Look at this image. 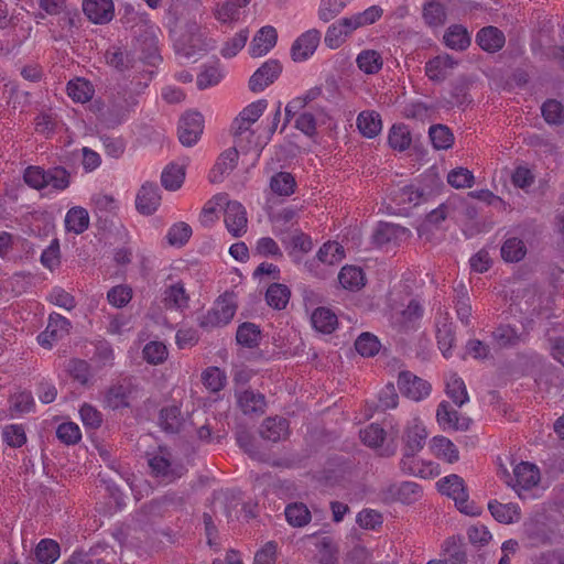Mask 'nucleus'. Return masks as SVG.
Segmentation results:
<instances>
[{"label": "nucleus", "mask_w": 564, "mask_h": 564, "mask_svg": "<svg viewBox=\"0 0 564 564\" xmlns=\"http://www.w3.org/2000/svg\"><path fill=\"white\" fill-rule=\"evenodd\" d=\"M23 180L35 189L51 187L56 191H64L69 186V173L59 166L47 171L40 166H29L24 170Z\"/></svg>", "instance_id": "obj_1"}, {"label": "nucleus", "mask_w": 564, "mask_h": 564, "mask_svg": "<svg viewBox=\"0 0 564 564\" xmlns=\"http://www.w3.org/2000/svg\"><path fill=\"white\" fill-rule=\"evenodd\" d=\"M436 487L442 495L453 499L457 509L467 516H478L480 508L469 500L464 479L458 475L441 478Z\"/></svg>", "instance_id": "obj_2"}, {"label": "nucleus", "mask_w": 564, "mask_h": 564, "mask_svg": "<svg viewBox=\"0 0 564 564\" xmlns=\"http://www.w3.org/2000/svg\"><path fill=\"white\" fill-rule=\"evenodd\" d=\"M540 469L529 462H521L513 468V476L508 484L513 488L521 499L529 497V492L538 487L540 482Z\"/></svg>", "instance_id": "obj_3"}, {"label": "nucleus", "mask_w": 564, "mask_h": 564, "mask_svg": "<svg viewBox=\"0 0 564 564\" xmlns=\"http://www.w3.org/2000/svg\"><path fill=\"white\" fill-rule=\"evenodd\" d=\"M253 123L247 121L243 116L238 115L231 124V132L234 135V142L237 148L242 152L253 150L254 155L258 159L264 142H261L256 137L254 131L251 129Z\"/></svg>", "instance_id": "obj_4"}, {"label": "nucleus", "mask_w": 564, "mask_h": 564, "mask_svg": "<svg viewBox=\"0 0 564 564\" xmlns=\"http://www.w3.org/2000/svg\"><path fill=\"white\" fill-rule=\"evenodd\" d=\"M236 313V304L231 296H220L199 321L203 328H215L227 325Z\"/></svg>", "instance_id": "obj_5"}, {"label": "nucleus", "mask_w": 564, "mask_h": 564, "mask_svg": "<svg viewBox=\"0 0 564 564\" xmlns=\"http://www.w3.org/2000/svg\"><path fill=\"white\" fill-rule=\"evenodd\" d=\"M70 328V322L61 314L53 313L48 317L46 328L37 336V343L46 349H51L54 343L64 338Z\"/></svg>", "instance_id": "obj_6"}, {"label": "nucleus", "mask_w": 564, "mask_h": 564, "mask_svg": "<svg viewBox=\"0 0 564 564\" xmlns=\"http://www.w3.org/2000/svg\"><path fill=\"white\" fill-rule=\"evenodd\" d=\"M224 223L232 237L243 236L248 228V217L243 205L237 200L226 202Z\"/></svg>", "instance_id": "obj_7"}, {"label": "nucleus", "mask_w": 564, "mask_h": 564, "mask_svg": "<svg viewBox=\"0 0 564 564\" xmlns=\"http://www.w3.org/2000/svg\"><path fill=\"white\" fill-rule=\"evenodd\" d=\"M398 384L403 395L416 402L427 398L432 389L426 380L409 371L399 375Z\"/></svg>", "instance_id": "obj_8"}, {"label": "nucleus", "mask_w": 564, "mask_h": 564, "mask_svg": "<svg viewBox=\"0 0 564 564\" xmlns=\"http://www.w3.org/2000/svg\"><path fill=\"white\" fill-rule=\"evenodd\" d=\"M204 128L203 116L199 112H186L180 119L178 123V139L183 145H194Z\"/></svg>", "instance_id": "obj_9"}, {"label": "nucleus", "mask_w": 564, "mask_h": 564, "mask_svg": "<svg viewBox=\"0 0 564 564\" xmlns=\"http://www.w3.org/2000/svg\"><path fill=\"white\" fill-rule=\"evenodd\" d=\"M282 72V66L276 59L264 62L250 77L249 88L253 93L263 91L273 84Z\"/></svg>", "instance_id": "obj_10"}, {"label": "nucleus", "mask_w": 564, "mask_h": 564, "mask_svg": "<svg viewBox=\"0 0 564 564\" xmlns=\"http://www.w3.org/2000/svg\"><path fill=\"white\" fill-rule=\"evenodd\" d=\"M426 438L427 431L424 423L416 416L409 421L403 434L405 455L409 457L420 452L424 447Z\"/></svg>", "instance_id": "obj_11"}, {"label": "nucleus", "mask_w": 564, "mask_h": 564, "mask_svg": "<svg viewBox=\"0 0 564 564\" xmlns=\"http://www.w3.org/2000/svg\"><path fill=\"white\" fill-rule=\"evenodd\" d=\"M357 29L358 26L352 15L341 18L328 26L324 42L332 50L338 48Z\"/></svg>", "instance_id": "obj_12"}, {"label": "nucleus", "mask_w": 564, "mask_h": 564, "mask_svg": "<svg viewBox=\"0 0 564 564\" xmlns=\"http://www.w3.org/2000/svg\"><path fill=\"white\" fill-rule=\"evenodd\" d=\"M321 41L319 31L312 29L301 34L291 47V56L294 62L308 59L316 51Z\"/></svg>", "instance_id": "obj_13"}, {"label": "nucleus", "mask_w": 564, "mask_h": 564, "mask_svg": "<svg viewBox=\"0 0 564 564\" xmlns=\"http://www.w3.org/2000/svg\"><path fill=\"white\" fill-rule=\"evenodd\" d=\"M422 496L421 487L414 481H401L387 486L384 498L390 501H400L411 505Z\"/></svg>", "instance_id": "obj_14"}, {"label": "nucleus", "mask_w": 564, "mask_h": 564, "mask_svg": "<svg viewBox=\"0 0 564 564\" xmlns=\"http://www.w3.org/2000/svg\"><path fill=\"white\" fill-rule=\"evenodd\" d=\"M435 326L438 348L445 358H449L455 343V334L453 323L447 312L438 313Z\"/></svg>", "instance_id": "obj_15"}, {"label": "nucleus", "mask_w": 564, "mask_h": 564, "mask_svg": "<svg viewBox=\"0 0 564 564\" xmlns=\"http://www.w3.org/2000/svg\"><path fill=\"white\" fill-rule=\"evenodd\" d=\"M83 10L95 24L108 23L115 15L112 0H83Z\"/></svg>", "instance_id": "obj_16"}, {"label": "nucleus", "mask_w": 564, "mask_h": 564, "mask_svg": "<svg viewBox=\"0 0 564 564\" xmlns=\"http://www.w3.org/2000/svg\"><path fill=\"white\" fill-rule=\"evenodd\" d=\"M161 205L160 188L156 184L145 183L137 194L135 206L143 215L154 214Z\"/></svg>", "instance_id": "obj_17"}, {"label": "nucleus", "mask_w": 564, "mask_h": 564, "mask_svg": "<svg viewBox=\"0 0 564 564\" xmlns=\"http://www.w3.org/2000/svg\"><path fill=\"white\" fill-rule=\"evenodd\" d=\"M196 33L182 34L175 42V52L178 56L191 59L196 58L206 50L203 35L195 26Z\"/></svg>", "instance_id": "obj_18"}, {"label": "nucleus", "mask_w": 564, "mask_h": 564, "mask_svg": "<svg viewBox=\"0 0 564 564\" xmlns=\"http://www.w3.org/2000/svg\"><path fill=\"white\" fill-rule=\"evenodd\" d=\"M278 33L271 25L262 26L252 39L249 54L252 57H261L268 54L276 44Z\"/></svg>", "instance_id": "obj_19"}, {"label": "nucleus", "mask_w": 564, "mask_h": 564, "mask_svg": "<svg viewBox=\"0 0 564 564\" xmlns=\"http://www.w3.org/2000/svg\"><path fill=\"white\" fill-rule=\"evenodd\" d=\"M457 62L449 55L443 54L435 56L425 64V75L434 83L445 80L456 67Z\"/></svg>", "instance_id": "obj_20"}, {"label": "nucleus", "mask_w": 564, "mask_h": 564, "mask_svg": "<svg viewBox=\"0 0 564 564\" xmlns=\"http://www.w3.org/2000/svg\"><path fill=\"white\" fill-rule=\"evenodd\" d=\"M167 310L184 311L188 307L189 295L187 294L184 283L176 281L165 286L162 299Z\"/></svg>", "instance_id": "obj_21"}, {"label": "nucleus", "mask_w": 564, "mask_h": 564, "mask_svg": "<svg viewBox=\"0 0 564 564\" xmlns=\"http://www.w3.org/2000/svg\"><path fill=\"white\" fill-rule=\"evenodd\" d=\"M436 421L443 430H466L468 429V419L460 416L446 401L438 404L436 411Z\"/></svg>", "instance_id": "obj_22"}, {"label": "nucleus", "mask_w": 564, "mask_h": 564, "mask_svg": "<svg viewBox=\"0 0 564 564\" xmlns=\"http://www.w3.org/2000/svg\"><path fill=\"white\" fill-rule=\"evenodd\" d=\"M423 313V306L416 300H411L404 310L392 316V321L400 329L409 330L417 326Z\"/></svg>", "instance_id": "obj_23"}, {"label": "nucleus", "mask_w": 564, "mask_h": 564, "mask_svg": "<svg viewBox=\"0 0 564 564\" xmlns=\"http://www.w3.org/2000/svg\"><path fill=\"white\" fill-rule=\"evenodd\" d=\"M149 466L155 477L162 481L171 482L180 478L183 468L178 465H173L170 459L164 455H155L149 459Z\"/></svg>", "instance_id": "obj_24"}, {"label": "nucleus", "mask_w": 564, "mask_h": 564, "mask_svg": "<svg viewBox=\"0 0 564 564\" xmlns=\"http://www.w3.org/2000/svg\"><path fill=\"white\" fill-rule=\"evenodd\" d=\"M478 45L486 52H498L505 43V34L496 26L482 28L476 35Z\"/></svg>", "instance_id": "obj_25"}, {"label": "nucleus", "mask_w": 564, "mask_h": 564, "mask_svg": "<svg viewBox=\"0 0 564 564\" xmlns=\"http://www.w3.org/2000/svg\"><path fill=\"white\" fill-rule=\"evenodd\" d=\"M356 124L359 132L368 139L377 137L382 130L381 116L375 110L359 112Z\"/></svg>", "instance_id": "obj_26"}, {"label": "nucleus", "mask_w": 564, "mask_h": 564, "mask_svg": "<svg viewBox=\"0 0 564 564\" xmlns=\"http://www.w3.org/2000/svg\"><path fill=\"white\" fill-rule=\"evenodd\" d=\"M239 151V148L235 145L234 148L226 150L219 155L209 174V178L213 183L220 182L225 174L230 173L235 169L238 161Z\"/></svg>", "instance_id": "obj_27"}, {"label": "nucleus", "mask_w": 564, "mask_h": 564, "mask_svg": "<svg viewBox=\"0 0 564 564\" xmlns=\"http://www.w3.org/2000/svg\"><path fill=\"white\" fill-rule=\"evenodd\" d=\"M260 434L271 442L285 440L289 436V422L279 416L268 417L261 425Z\"/></svg>", "instance_id": "obj_28"}, {"label": "nucleus", "mask_w": 564, "mask_h": 564, "mask_svg": "<svg viewBox=\"0 0 564 564\" xmlns=\"http://www.w3.org/2000/svg\"><path fill=\"white\" fill-rule=\"evenodd\" d=\"M338 281L343 289L356 292L366 284V276L361 268L345 265L338 273Z\"/></svg>", "instance_id": "obj_29"}, {"label": "nucleus", "mask_w": 564, "mask_h": 564, "mask_svg": "<svg viewBox=\"0 0 564 564\" xmlns=\"http://www.w3.org/2000/svg\"><path fill=\"white\" fill-rule=\"evenodd\" d=\"M433 454L446 463L453 464L459 459V453L456 445L445 436H435L431 441Z\"/></svg>", "instance_id": "obj_30"}, {"label": "nucleus", "mask_w": 564, "mask_h": 564, "mask_svg": "<svg viewBox=\"0 0 564 564\" xmlns=\"http://www.w3.org/2000/svg\"><path fill=\"white\" fill-rule=\"evenodd\" d=\"M358 68L366 75L378 74L383 66V58L376 50H362L356 57Z\"/></svg>", "instance_id": "obj_31"}, {"label": "nucleus", "mask_w": 564, "mask_h": 564, "mask_svg": "<svg viewBox=\"0 0 564 564\" xmlns=\"http://www.w3.org/2000/svg\"><path fill=\"white\" fill-rule=\"evenodd\" d=\"M237 402L245 414L263 413L265 399L261 393L252 390H245L237 394Z\"/></svg>", "instance_id": "obj_32"}, {"label": "nucleus", "mask_w": 564, "mask_h": 564, "mask_svg": "<svg viewBox=\"0 0 564 564\" xmlns=\"http://www.w3.org/2000/svg\"><path fill=\"white\" fill-rule=\"evenodd\" d=\"M491 516L500 523H514L520 519V508L517 503H501L497 500L488 505Z\"/></svg>", "instance_id": "obj_33"}, {"label": "nucleus", "mask_w": 564, "mask_h": 564, "mask_svg": "<svg viewBox=\"0 0 564 564\" xmlns=\"http://www.w3.org/2000/svg\"><path fill=\"white\" fill-rule=\"evenodd\" d=\"M444 42L452 50L464 51L470 45V35L465 26L454 24L446 30Z\"/></svg>", "instance_id": "obj_34"}, {"label": "nucleus", "mask_w": 564, "mask_h": 564, "mask_svg": "<svg viewBox=\"0 0 564 564\" xmlns=\"http://www.w3.org/2000/svg\"><path fill=\"white\" fill-rule=\"evenodd\" d=\"M3 444L10 448H21L28 442L26 431L23 424H6L1 430Z\"/></svg>", "instance_id": "obj_35"}, {"label": "nucleus", "mask_w": 564, "mask_h": 564, "mask_svg": "<svg viewBox=\"0 0 564 564\" xmlns=\"http://www.w3.org/2000/svg\"><path fill=\"white\" fill-rule=\"evenodd\" d=\"M89 226L88 212L80 206L72 207L65 216V227L67 231L79 235Z\"/></svg>", "instance_id": "obj_36"}, {"label": "nucleus", "mask_w": 564, "mask_h": 564, "mask_svg": "<svg viewBox=\"0 0 564 564\" xmlns=\"http://www.w3.org/2000/svg\"><path fill=\"white\" fill-rule=\"evenodd\" d=\"M311 322L316 330L324 334H330L338 324L336 314L326 307L316 308L311 316Z\"/></svg>", "instance_id": "obj_37"}, {"label": "nucleus", "mask_w": 564, "mask_h": 564, "mask_svg": "<svg viewBox=\"0 0 564 564\" xmlns=\"http://www.w3.org/2000/svg\"><path fill=\"white\" fill-rule=\"evenodd\" d=\"M446 394L457 406H463L469 401L465 382L456 373H451L446 378Z\"/></svg>", "instance_id": "obj_38"}, {"label": "nucleus", "mask_w": 564, "mask_h": 564, "mask_svg": "<svg viewBox=\"0 0 564 564\" xmlns=\"http://www.w3.org/2000/svg\"><path fill=\"white\" fill-rule=\"evenodd\" d=\"M224 77V68L220 66L219 62H216L203 67L202 72L197 75L196 85L198 89L204 90L218 85Z\"/></svg>", "instance_id": "obj_39"}, {"label": "nucleus", "mask_w": 564, "mask_h": 564, "mask_svg": "<svg viewBox=\"0 0 564 564\" xmlns=\"http://www.w3.org/2000/svg\"><path fill=\"white\" fill-rule=\"evenodd\" d=\"M34 554L39 563L53 564L61 556V547L53 539H42L37 543Z\"/></svg>", "instance_id": "obj_40"}, {"label": "nucleus", "mask_w": 564, "mask_h": 564, "mask_svg": "<svg viewBox=\"0 0 564 564\" xmlns=\"http://www.w3.org/2000/svg\"><path fill=\"white\" fill-rule=\"evenodd\" d=\"M250 0H228L217 6L215 17L221 23H231L239 19L240 8L247 6Z\"/></svg>", "instance_id": "obj_41"}, {"label": "nucleus", "mask_w": 564, "mask_h": 564, "mask_svg": "<svg viewBox=\"0 0 564 564\" xmlns=\"http://www.w3.org/2000/svg\"><path fill=\"white\" fill-rule=\"evenodd\" d=\"M9 404L11 416H20L22 414L29 413L35 405L33 395L29 391L14 392L10 397Z\"/></svg>", "instance_id": "obj_42"}, {"label": "nucleus", "mask_w": 564, "mask_h": 564, "mask_svg": "<svg viewBox=\"0 0 564 564\" xmlns=\"http://www.w3.org/2000/svg\"><path fill=\"white\" fill-rule=\"evenodd\" d=\"M66 90L69 98L82 104L89 101L94 95L93 86L84 78L69 80Z\"/></svg>", "instance_id": "obj_43"}, {"label": "nucleus", "mask_w": 564, "mask_h": 564, "mask_svg": "<svg viewBox=\"0 0 564 564\" xmlns=\"http://www.w3.org/2000/svg\"><path fill=\"white\" fill-rule=\"evenodd\" d=\"M317 258L325 265H335L345 258V249L336 241H328L319 248Z\"/></svg>", "instance_id": "obj_44"}, {"label": "nucleus", "mask_w": 564, "mask_h": 564, "mask_svg": "<svg viewBox=\"0 0 564 564\" xmlns=\"http://www.w3.org/2000/svg\"><path fill=\"white\" fill-rule=\"evenodd\" d=\"M429 137L436 150H447L454 143V134L451 129L444 124H434L429 129Z\"/></svg>", "instance_id": "obj_45"}, {"label": "nucleus", "mask_w": 564, "mask_h": 564, "mask_svg": "<svg viewBox=\"0 0 564 564\" xmlns=\"http://www.w3.org/2000/svg\"><path fill=\"white\" fill-rule=\"evenodd\" d=\"M492 338L499 347L506 348L516 346L523 341L524 335L522 333H518L516 328L510 325H502L496 328L492 333Z\"/></svg>", "instance_id": "obj_46"}, {"label": "nucleus", "mask_w": 564, "mask_h": 564, "mask_svg": "<svg viewBox=\"0 0 564 564\" xmlns=\"http://www.w3.org/2000/svg\"><path fill=\"white\" fill-rule=\"evenodd\" d=\"M388 142L390 147L398 151L406 150L411 142V133L405 124H393L389 131Z\"/></svg>", "instance_id": "obj_47"}, {"label": "nucleus", "mask_w": 564, "mask_h": 564, "mask_svg": "<svg viewBox=\"0 0 564 564\" xmlns=\"http://www.w3.org/2000/svg\"><path fill=\"white\" fill-rule=\"evenodd\" d=\"M525 253V245L519 238H509L501 247V257L507 262H518L524 258Z\"/></svg>", "instance_id": "obj_48"}, {"label": "nucleus", "mask_w": 564, "mask_h": 564, "mask_svg": "<svg viewBox=\"0 0 564 564\" xmlns=\"http://www.w3.org/2000/svg\"><path fill=\"white\" fill-rule=\"evenodd\" d=\"M423 19L431 28H441L446 21L445 7L438 2L432 1L423 8Z\"/></svg>", "instance_id": "obj_49"}, {"label": "nucleus", "mask_w": 564, "mask_h": 564, "mask_svg": "<svg viewBox=\"0 0 564 564\" xmlns=\"http://www.w3.org/2000/svg\"><path fill=\"white\" fill-rule=\"evenodd\" d=\"M285 518L292 527H304L311 521V512L304 503H291L285 508Z\"/></svg>", "instance_id": "obj_50"}, {"label": "nucleus", "mask_w": 564, "mask_h": 564, "mask_svg": "<svg viewBox=\"0 0 564 564\" xmlns=\"http://www.w3.org/2000/svg\"><path fill=\"white\" fill-rule=\"evenodd\" d=\"M182 424L181 409L177 405L165 406L160 412L161 427L171 433L178 431Z\"/></svg>", "instance_id": "obj_51"}, {"label": "nucleus", "mask_w": 564, "mask_h": 564, "mask_svg": "<svg viewBox=\"0 0 564 564\" xmlns=\"http://www.w3.org/2000/svg\"><path fill=\"white\" fill-rule=\"evenodd\" d=\"M236 339L239 345L253 348L260 341V329L253 323H243L237 329Z\"/></svg>", "instance_id": "obj_52"}, {"label": "nucleus", "mask_w": 564, "mask_h": 564, "mask_svg": "<svg viewBox=\"0 0 564 564\" xmlns=\"http://www.w3.org/2000/svg\"><path fill=\"white\" fill-rule=\"evenodd\" d=\"M202 380L206 389L210 392H218L224 389L227 377L218 367H208L202 373Z\"/></svg>", "instance_id": "obj_53"}, {"label": "nucleus", "mask_w": 564, "mask_h": 564, "mask_svg": "<svg viewBox=\"0 0 564 564\" xmlns=\"http://www.w3.org/2000/svg\"><path fill=\"white\" fill-rule=\"evenodd\" d=\"M248 39V29L240 30L231 39L225 42L220 50L221 56L225 58L235 57L246 46Z\"/></svg>", "instance_id": "obj_54"}, {"label": "nucleus", "mask_w": 564, "mask_h": 564, "mask_svg": "<svg viewBox=\"0 0 564 564\" xmlns=\"http://www.w3.org/2000/svg\"><path fill=\"white\" fill-rule=\"evenodd\" d=\"M184 177H185V172H184L183 167L172 164V165L166 166L163 170L162 175H161V182H162V185L167 191H176L182 186V184L184 182Z\"/></svg>", "instance_id": "obj_55"}, {"label": "nucleus", "mask_w": 564, "mask_h": 564, "mask_svg": "<svg viewBox=\"0 0 564 564\" xmlns=\"http://www.w3.org/2000/svg\"><path fill=\"white\" fill-rule=\"evenodd\" d=\"M270 187L280 196H289L294 193L295 180L286 172H280L271 177Z\"/></svg>", "instance_id": "obj_56"}, {"label": "nucleus", "mask_w": 564, "mask_h": 564, "mask_svg": "<svg viewBox=\"0 0 564 564\" xmlns=\"http://www.w3.org/2000/svg\"><path fill=\"white\" fill-rule=\"evenodd\" d=\"M265 299L270 306L282 310L289 302L290 290L283 284H272L267 290Z\"/></svg>", "instance_id": "obj_57"}, {"label": "nucleus", "mask_w": 564, "mask_h": 564, "mask_svg": "<svg viewBox=\"0 0 564 564\" xmlns=\"http://www.w3.org/2000/svg\"><path fill=\"white\" fill-rule=\"evenodd\" d=\"M142 354L144 360L151 365L163 364L169 355L166 346L161 341L148 343L144 346Z\"/></svg>", "instance_id": "obj_58"}, {"label": "nucleus", "mask_w": 564, "mask_h": 564, "mask_svg": "<svg viewBox=\"0 0 564 564\" xmlns=\"http://www.w3.org/2000/svg\"><path fill=\"white\" fill-rule=\"evenodd\" d=\"M474 174L466 167H456L447 174V182L455 188H469L474 185Z\"/></svg>", "instance_id": "obj_59"}, {"label": "nucleus", "mask_w": 564, "mask_h": 564, "mask_svg": "<svg viewBox=\"0 0 564 564\" xmlns=\"http://www.w3.org/2000/svg\"><path fill=\"white\" fill-rule=\"evenodd\" d=\"M104 403L106 406L117 410L128 406V394L123 386H113L105 394Z\"/></svg>", "instance_id": "obj_60"}, {"label": "nucleus", "mask_w": 564, "mask_h": 564, "mask_svg": "<svg viewBox=\"0 0 564 564\" xmlns=\"http://www.w3.org/2000/svg\"><path fill=\"white\" fill-rule=\"evenodd\" d=\"M355 348L361 356L372 357L379 351L380 343L372 334L364 333L356 339Z\"/></svg>", "instance_id": "obj_61"}, {"label": "nucleus", "mask_w": 564, "mask_h": 564, "mask_svg": "<svg viewBox=\"0 0 564 564\" xmlns=\"http://www.w3.org/2000/svg\"><path fill=\"white\" fill-rule=\"evenodd\" d=\"M106 63L116 68L117 70H126L132 66V58L129 53L121 51L120 48L108 50L105 54Z\"/></svg>", "instance_id": "obj_62"}, {"label": "nucleus", "mask_w": 564, "mask_h": 564, "mask_svg": "<svg viewBox=\"0 0 564 564\" xmlns=\"http://www.w3.org/2000/svg\"><path fill=\"white\" fill-rule=\"evenodd\" d=\"M386 436L384 430L378 424H370L360 431L362 443L369 447H380Z\"/></svg>", "instance_id": "obj_63"}, {"label": "nucleus", "mask_w": 564, "mask_h": 564, "mask_svg": "<svg viewBox=\"0 0 564 564\" xmlns=\"http://www.w3.org/2000/svg\"><path fill=\"white\" fill-rule=\"evenodd\" d=\"M132 299V289L128 285H116L107 293V300L113 307H123Z\"/></svg>", "instance_id": "obj_64"}]
</instances>
